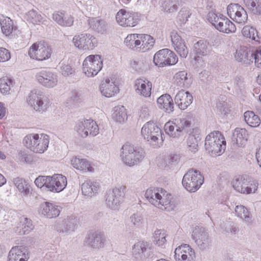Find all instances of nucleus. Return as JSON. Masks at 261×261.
Wrapping results in <instances>:
<instances>
[{"instance_id":"1","label":"nucleus","mask_w":261,"mask_h":261,"mask_svg":"<svg viewBox=\"0 0 261 261\" xmlns=\"http://www.w3.org/2000/svg\"><path fill=\"white\" fill-rule=\"evenodd\" d=\"M120 156L124 165L133 167L143 160L145 156V152L143 149L127 143L121 148Z\"/></svg>"},{"instance_id":"2","label":"nucleus","mask_w":261,"mask_h":261,"mask_svg":"<svg viewBox=\"0 0 261 261\" xmlns=\"http://www.w3.org/2000/svg\"><path fill=\"white\" fill-rule=\"evenodd\" d=\"M204 146L211 155L219 156L226 149L225 138L219 131L212 132L206 136Z\"/></svg>"},{"instance_id":"3","label":"nucleus","mask_w":261,"mask_h":261,"mask_svg":"<svg viewBox=\"0 0 261 261\" xmlns=\"http://www.w3.org/2000/svg\"><path fill=\"white\" fill-rule=\"evenodd\" d=\"M49 137L44 134H31L23 139L24 145L36 153H43L48 148Z\"/></svg>"},{"instance_id":"4","label":"nucleus","mask_w":261,"mask_h":261,"mask_svg":"<svg viewBox=\"0 0 261 261\" xmlns=\"http://www.w3.org/2000/svg\"><path fill=\"white\" fill-rule=\"evenodd\" d=\"M126 193V187L119 185L108 191L106 194V204L110 209L118 211L123 203Z\"/></svg>"},{"instance_id":"5","label":"nucleus","mask_w":261,"mask_h":261,"mask_svg":"<svg viewBox=\"0 0 261 261\" xmlns=\"http://www.w3.org/2000/svg\"><path fill=\"white\" fill-rule=\"evenodd\" d=\"M141 135L154 147H160L163 141L161 129L156 123L151 121L143 125Z\"/></svg>"},{"instance_id":"6","label":"nucleus","mask_w":261,"mask_h":261,"mask_svg":"<svg viewBox=\"0 0 261 261\" xmlns=\"http://www.w3.org/2000/svg\"><path fill=\"white\" fill-rule=\"evenodd\" d=\"M234 189L241 194H250L255 193L258 189V182L253 178L243 175L232 181Z\"/></svg>"},{"instance_id":"7","label":"nucleus","mask_w":261,"mask_h":261,"mask_svg":"<svg viewBox=\"0 0 261 261\" xmlns=\"http://www.w3.org/2000/svg\"><path fill=\"white\" fill-rule=\"evenodd\" d=\"M28 104L35 111L43 113L50 106L49 98L40 91H32L27 97Z\"/></svg>"},{"instance_id":"8","label":"nucleus","mask_w":261,"mask_h":261,"mask_svg":"<svg viewBox=\"0 0 261 261\" xmlns=\"http://www.w3.org/2000/svg\"><path fill=\"white\" fill-rule=\"evenodd\" d=\"M82 71L88 77H93L102 69L103 60L99 55H90L87 56L83 63Z\"/></svg>"},{"instance_id":"9","label":"nucleus","mask_w":261,"mask_h":261,"mask_svg":"<svg viewBox=\"0 0 261 261\" xmlns=\"http://www.w3.org/2000/svg\"><path fill=\"white\" fill-rule=\"evenodd\" d=\"M204 182V177L200 172L193 169L189 170L184 176L182 184L190 192L197 191Z\"/></svg>"},{"instance_id":"10","label":"nucleus","mask_w":261,"mask_h":261,"mask_svg":"<svg viewBox=\"0 0 261 261\" xmlns=\"http://www.w3.org/2000/svg\"><path fill=\"white\" fill-rule=\"evenodd\" d=\"M191 122L186 118H180L167 122L164 126L166 133L169 136L178 138L183 132H186L190 127Z\"/></svg>"},{"instance_id":"11","label":"nucleus","mask_w":261,"mask_h":261,"mask_svg":"<svg viewBox=\"0 0 261 261\" xmlns=\"http://www.w3.org/2000/svg\"><path fill=\"white\" fill-rule=\"evenodd\" d=\"M72 42L76 48L83 51L93 50L98 43L97 39L94 35L83 32L75 35Z\"/></svg>"},{"instance_id":"12","label":"nucleus","mask_w":261,"mask_h":261,"mask_svg":"<svg viewBox=\"0 0 261 261\" xmlns=\"http://www.w3.org/2000/svg\"><path fill=\"white\" fill-rule=\"evenodd\" d=\"M116 20L119 25L123 27H134L140 20L138 13L121 9L116 15Z\"/></svg>"},{"instance_id":"13","label":"nucleus","mask_w":261,"mask_h":261,"mask_svg":"<svg viewBox=\"0 0 261 261\" xmlns=\"http://www.w3.org/2000/svg\"><path fill=\"white\" fill-rule=\"evenodd\" d=\"M106 242V237L103 232L100 230H91L86 236L84 244L90 249L99 250L105 246Z\"/></svg>"},{"instance_id":"14","label":"nucleus","mask_w":261,"mask_h":261,"mask_svg":"<svg viewBox=\"0 0 261 261\" xmlns=\"http://www.w3.org/2000/svg\"><path fill=\"white\" fill-rule=\"evenodd\" d=\"M51 53V47L44 42L33 44L28 51V55L31 59L40 61L50 58Z\"/></svg>"},{"instance_id":"15","label":"nucleus","mask_w":261,"mask_h":261,"mask_svg":"<svg viewBox=\"0 0 261 261\" xmlns=\"http://www.w3.org/2000/svg\"><path fill=\"white\" fill-rule=\"evenodd\" d=\"M177 62V56L173 51L168 48L159 50L153 57L154 64L160 67L175 65Z\"/></svg>"},{"instance_id":"16","label":"nucleus","mask_w":261,"mask_h":261,"mask_svg":"<svg viewBox=\"0 0 261 261\" xmlns=\"http://www.w3.org/2000/svg\"><path fill=\"white\" fill-rule=\"evenodd\" d=\"M77 219L74 216L57 221L55 228L60 233L65 236L70 234L75 231L77 227Z\"/></svg>"},{"instance_id":"17","label":"nucleus","mask_w":261,"mask_h":261,"mask_svg":"<svg viewBox=\"0 0 261 261\" xmlns=\"http://www.w3.org/2000/svg\"><path fill=\"white\" fill-rule=\"evenodd\" d=\"M75 130L83 138H86L88 135L95 137L99 134V127L97 123L91 119L78 122L75 126Z\"/></svg>"},{"instance_id":"18","label":"nucleus","mask_w":261,"mask_h":261,"mask_svg":"<svg viewBox=\"0 0 261 261\" xmlns=\"http://www.w3.org/2000/svg\"><path fill=\"white\" fill-rule=\"evenodd\" d=\"M36 77L38 83L47 88H53L58 83V76L56 72L42 70L37 73Z\"/></svg>"},{"instance_id":"19","label":"nucleus","mask_w":261,"mask_h":261,"mask_svg":"<svg viewBox=\"0 0 261 261\" xmlns=\"http://www.w3.org/2000/svg\"><path fill=\"white\" fill-rule=\"evenodd\" d=\"M230 18L238 23L245 24L248 19V14L244 8L238 4H231L227 8Z\"/></svg>"},{"instance_id":"20","label":"nucleus","mask_w":261,"mask_h":261,"mask_svg":"<svg viewBox=\"0 0 261 261\" xmlns=\"http://www.w3.org/2000/svg\"><path fill=\"white\" fill-rule=\"evenodd\" d=\"M192 237L199 248L202 250L209 248L211 246V240L208 234L204 228L197 226L194 227Z\"/></svg>"},{"instance_id":"21","label":"nucleus","mask_w":261,"mask_h":261,"mask_svg":"<svg viewBox=\"0 0 261 261\" xmlns=\"http://www.w3.org/2000/svg\"><path fill=\"white\" fill-rule=\"evenodd\" d=\"M150 244L144 241L136 243L132 248L133 256L137 260H143L148 257L151 253Z\"/></svg>"},{"instance_id":"22","label":"nucleus","mask_w":261,"mask_h":261,"mask_svg":"<svg viewBox=\"0 0 261 261\" xmlns=\"http://www.w3.org/2000/svg\"><path fill=\"white\" fill-rule=\"evenodd\" d=\"M61 207L54 203L45 201L41 203L38 208V213L42 216L48 218H55L59 216Z\"/></svg>"},{"instance_id":"23","label":"nucleus","mask_w":261,"mask_h":261,"mask_svg":"<svg viewBox=\"0 0 261 261\" xmlns=\"http://www.w3.org/2000/svg\"><path fill=\"white\" fill-rule=\"evenodd\" d=\"M172 45L174 50L181 58H186L188 54V49L185 40L182 39L176 31L173 30L170 33Z\"/></svg>"},{"instance_id":"24","label":"nucleus","mask_w":261,"mask_h":261,"mask_svg":"<svg viewBox=\"0 0 261 261\" xmlns=\"http://www.w3.org/2000/svg\"><path fill=\"white\" fill-rule=\"evenodd\" d=\"M174 253L176 261H194L195 258L194 250L188 244H182L177 247Z\"/></svg>"},{"instance_id":"25","label":"nucleus","mask_w":261,"mask_h":261,"mask_svg":"<svg viewBox=\"0 0 261 261\" xmlns=\"http://www.w3.org/2000/svg\"><path fill=\"white\" fill-rule=\"evenodd\" d=\"M145 224V219L141 214L134 213L128 219L126 231L130 233L134 231H139L144 228Z\"/></svg>"},{"instance_id":"26","label":"nucleus","mask_w":261,"mask_h":261,"mask_svg":"<svg viewBox=\"0 0 261 261\" xmlns=\"http://www.w3.org/2000/svg\"><path fill=\"white\" fill-rule=\"evenodd\" d=\"M48 191L54 193L62 191L67 184L66 177L62 174H55L49 176Z\"/></svg>"},{"instance_id":"27","label":"nucleus","mask_w":261,"mask_h":261,"mask_svg":"<svg viewBox=\"0 0 261 261\" xmlns=\"http://www.w3.org/2000/svg\"><path fill=\"white\" fill-rule=\"evenodd\" d=\"M165 194H164L163 196L162 195V197L159 198V200H158L159 203V205H155L154 206L168 212L174 211L177 205L176 199L165 190Z\"/></svg>"},{"instance_id":"28","label":"nucleus","mask_w":261,"mask_h":261,"mask_svg":"<svg viewBox=\"0 0 261 261\" xmlns=\"http://www.w3.org/2000/svg\"><path fill=\"white\" fill-rule=\"evenodd\" d=\"M192 95L188 91L184 90L179 91L174 97V102L178 108L186 110L193 102Z\"/></svg>"},{"instance_id":"29","label":"nucleus","mask_w":261,"mask_h":261,"mask_svg":"<svg viewBox=\"0 0 261 261\" xmlns=\"http://www.w3.org/2000/svg\"><path fill=\"white\" fill-rule=\"evenodd\" d=\"M100 90L103 96L112 97L119 92V89L113 80L107 78L101 82Z\"/></svg>"},{"instance_id":"30","label":"nucleus","mask_w":261,"mask_h":261,"mask_svg":"<svg viewBox=\"0 0 261 261\" xmlns=\"http://www.w3.org/2000/svg\"><path fill=\"white\" fill-rule=\"evenodd\" d=\"M134 88L138 94L148 97L151 95L152 83L146 79H138L135 81Z\"/></svg>"},{"instance_id":"31","label":"nucleus","mask_w":261,"mask_h":261,"mask_svg":"<svg viewBox=\"0 0 261 261\" xmlns=\"http://www.w3.org/2000/svg\"><path fill=\"white\" fill-rule=\"evenodd\" d=\"M29 254L25 248L16 246L13 247L9 252L8 261H27Z\"/></svg>"},{"instance_id":"32","label":"nucleus","mask_w":261,"mask_h":261,"mask_svg":"<svg viewBox=\"0 0 261 261\" xmlns=\"http://www.w3.org/2000/svg\"><path fill=\"white\" fill-rule=\"evenodd\" d=\"M211 51V47L208 42L204 40L198 41L193 45V52L196 55L194 60L198 62L199 58L208 55Z\"/></svg>"},{"instance_id":"33","label":"nucleus","mask_w":261,"mask_h":261,"mask_svg":"<svg viewBox=\"0 0 261 261\" xmlns=\"http://www.w3.org/2000/svg\"><path fill=\"white\" fill-rule=\"evenodd\" d=\"M99 188V183L91 179L86 180L81 185L82 194L88 197H92L98 194Z\"/></svg>"},{"instance_id":"34","label":"nucleus","mask_w":261,"mask_h":261,"mask_svg":"<svg viewBox=\"0 0 261 261\" xmlns=\"http://www.w3.org/2000/svg\"><path fill=\"white\" fill-rule=\"evenodd\" d=\"M236 216L241 219L247 226H251L254 224V219L250 212L243 205H237L234 209Z\"/></svg>"},{"instance_id":"35","label":"nucleus","mask_w":261,"mask_h":261,"mask_svg":"<svg viewBox=\"0 0 261 261\" xmlns=\"http://www.w3.org/2000/svg\"><path fill=\"white\" fill-rule=\"evenodd\" d=\"M234 58L238 62L243 64L253 63L252 53L246 46H240L237 49Z\"/></svg>"},{"instance_id":"36","label":"nucleus","mask_w":261,"mask_h":261,"mask_svg":"<svg viewBox=\"0 0 261 261\" xmlns=\"http://www.w3.org/2000/svg\"><path fill=\"white\" fill-rule=\"evenodd\" d=\"M71 164L76 170L85 172H93L94 168L91 164L85 159H81L74 156L71 159Z\"/></svg>"},{"instance_id":"37","label":"nucleus","mask_w":261,"mask_h":261,"mask_svg":"<svg viewBox=\"0 0 261 261\" xmlns=\"http://www.w3.org/2000/svg\"><path fill=\"white\" fill-rule=\"evenodd\" d=\"M165 190L161 188H150L146 190L145 197L147 200L153 205H158V200L162 195L165 194Z\"/></svg>"},{"instance_id":"38","label":"nucleus","mask_w":261,"mask_h":261,"mask_svg":"<svg viewBox=\"0 0 261 261\" xmlns=\"http://www.w3.org/2000/svg\"><path fill=\"white\" fill-rule=\"evenodd\" d=\"M157 104L160 109L166 113H170L174 111V103L171 96L168 94L161 95L157 99Z\"/></svg>"},{"instance_id":"39","label":"nucleus","mask_w":261,"mask_h":261,"mask_svg":"<svg viewBox=\"0 0 261 261\" xmlns=\"http://www.w3.org/2000/svg\"><path fill=\"white\" fill-rule=\"evenodd\" d=\"M215 29L220 32L226 34L234 33L236 31L234 24L224 16L220 19L218 23H217Z\"/></svg>"},{"instance_id":"40","label":"nucleus","mask_w":261,"mask_h":261,"mask_svg":"<svg viewBox=\"0 0 261 261\" xmlns=\"http://www.w3.org/2000/svg\"><path fill=\"white\" fill-rule=\"evenodd\" d=\"M248 138V133L245 128H236L233 133L232 141L238 147H243Z\"/></svg>"},{"instance_id":"41","label":"nucleus","mask_w":261,"mask_h":261,"mask_svg":"<svg viewBox=\"0 0 261 261\" xmlns=\"http://www.w3.org/2000/svg\"><path fill=\"white\" fill-rule=\"evenodd\" d=\"M33 229L32 221L27 218H22L14 230L17 234L23 235L29 233Z\"/></svg>"},{"instance_id":"42","label":"nucleus","mask_w":261,"mask_h":261,"mask_svg":"<svg viewBox=\"0 0 261 261\" xmlns=\"http://www.w3.org/2000/svg\"><path fill=\"white\" fill-rule=\"evenodd\" d=\"M175 85L180 88H188L192 83V80L188 76L186 71H180L174 76Z\"/></svg>"},{"instance_id":"43","label":"nucleus","mask_w":261,"mask_h":261,"mask_svg":"<svg viewBox=\"0 0 261 261\" xmlns=\"http://www.w3.org/2000/svg\"><path fill=\"white\" fill-rule=\"evenodd\" d=\"M88 22L90 28L98 33H104L107 31V25L104 20L99 18H89Z\"/></svg>"},{"instance_id":"44","label":"nucleus","mask_w":261,"mask_h":261,"mask_svg":"<svg viewBox=\"0 0 261 261\" xmlns=\"http://www.w3.org/2000/svg\"><path fill=\"white\" fill-rule=\"evenodd\" d=\"M140 45L138 51L143 53L151 49L154 44V40L152 37L147 34H141Z\"/></svg>"},{"instance_id":"45","label":"nucleus","mask_w":261,"mask_h":261,"mask_svg":"<svg viewBox=\"0 0 261 261\" xmlns=\"http://www.w3.org/2000/svg\"><path fill=\"white\" fill-rule=\"evenodd\" d=\"M0 24L3 33L6 36L11 35L14 29L13 21L10 18L1 15L0 16Z\"/></svg>"},{"instance_id":"46","label":"nucleus","mask_w":261,"mask_h":261,"mask_svg":"<svg viewBox=\"0 0 261 261\" xmlns=\"http://www.w3.org/2000/svg\"><path fill=\"white\" fill-rule=\"evenodd\" d=\"M13 182L22 195L27 196L30 193V185L23 178L16 177L13 179Z\"/></svg>"},{"instance_id":"47","label":"nucleus","mask_w":261,"mask_h":261,"mask_svg":"<svg viewBox=\"0 0 261 261\" xmlns=\"http://www.w3.org/2000/svg\"><path fill=\"white\" fill-rule=\"evenodd\" d=\"M244 4L251 14L261 18L260 0H243Z\"/></svg>"},{"instance_id":"48","label":"nucleus","mask_w":261,"mask_h":261,"mask_svg":"<svg viewBox=\"0 0 261 261\" xmlns=\"http://www.w3.org/2000/svg\"><path fill=\"white\" fill-rule=\"evenodd\" d=\"M140 36L141 34H138L128 35L124 40L125 44L128 48L135 49L138 51L139 47L140 45Z\"/></svg>"},{"instance_id":"49","label":"nucleus","mask_w":261,"mask_h":261,"mask_svg":"<svg viewBox=\"0 0 261 261\" xmlns=\"http://www.w3.org/2000/svg\"><path fill=\"white\" fill-rule=\"evenodd\" d=\"M83 97L82 94L76 90H72L69 97L66 100V103L71 107H76L82 102Z\"/></svg>"},{"instance_id":"50","label":"nucleus","mask_w":261,"mask_h":261,"mask_svg":"<svg viewBox=\"0 0 261 261\" xmlns=\"http://www.w3.org/2000/svg\"><path fill=\"white\" fill-rule=\"evenodd\" d=\"M244 120L250 126L256 127L260 124V119L259 116L250 111H246L244 114Z\"/></svg>"},{"instance_id":"51","label":"nucleus","mask_w":261,"mask_h":261,"mask_svg":"<svg viewBox=\"0 0 261 261\" xmlns=\"http://www.w3.org/2000/svg\"><path fill=\"white\" fill-rule=\"evenodd\" d=\"M200 138L198 134H190L187 139V146L189 151L195 153L198 150V142Z\"/></svg>"},{"instance_id":"52","label":"nucleus","mask_w":261,"mask_h":261,"mask_svg":"<svg viewBox=\"0 0 261 261\" xmlns=\"http://www.w3.org/2000/svg\"><path fill=\"white\" fill-rule=\"evenodd\" d=\"M182 0H164L162 7L164 11L171 13L176 12Z\"/></svg>"},{"instance_id":"53","label":"nucleus","mask_w":261,"mask_h":261,"mask_svg":"<svg viewBox=\"0 0 261 261\" xmlns=\"http://www.w3.org/2000/svg\"><path fill=\"white\" fill-rule=\"evenodd\" d=\"M113 119L119 123L124 122L127 119L126 110L123 106H117L114 108Z\"/></svg>"},{"instance_id":"54","label":"nucleus","mask_w":261,"mask_h":261,"mask_svg":"<svg viewBox=\"0 0 261 261\" xmlns=\"http://www.w3.org/2000/svg\"><path fill=\"white\" fill-rule=\"evenodd\" d=\"M24 18L29 22L39 24L42 22L43 17L37 11L32 9L25 13Z\"/></svg>"},{"instance_id":"55","label":"nucleus","mask_w":261,"mask_h":261,"mask_svg":"<svg viewBox=\"0 0 261 261\" xmlns=\"http://www.w3.org/2000/svg\"><path fill=\"white\" fill-rule=\"evenodd\" d=\"M12 86L13 80L11 78L4 77L0 79V91L3 94H9Z\"/></svg>"},{"instance_id":"56","label":"nucleus","mask_w":261,"mask_h":261,"mask_svg":"<svg viewBox=\"0 0 261 261\" xmlns=\"http://www.w3.org/2000/svg\"><path fill=\"white\" fill-rule=\"evenodd\" d=\"M166 236L164 230L157 229L153 233L154 242L159 246H162L166 242Z\"/></svg>"},{"instance_id":"57","label":"nucleus","mask_w":261,"mask_h":261,"mask_svg":"<svg viewBox=\"0 0 261 261\" xmlns=\"http://www.w3.org/2000/svg\"><path fill=\"white\" fill-rule=\"evenodd\" d=\"M243 35L253 40H256L258 37L256 30L249 25L244 26L242 30Z\"/></svg>"},{"instance_id":"58","label":"nucleus","mask_w":261,"mask_h":261,"mask_svg":"<svg viewBox=\"0 0 261 261\" xmlns=\"http://www.w3.org/2000/svg\"><path fill=\"white\" fill-rule=\"evenodd\" d=\"M192 14L191 10L188 7H183L178 12V18L181 23H185Z\"/></svg>"},{"instance_id":"59","label":"nucleus","mask_w":261,"mask_h":261,"mask_svg":"<svg viewBox=\"0 0 261 261\" xmlns=\"http://www.w3.org/2000/svg\"><path fill=\"white\" fill-rule=\"evenodd\" d=\"M49 180V176H39L36 178L34 182L38 188H45L48 191Z\"/></svg>"},{"instance_id":"60","label":"nucleus","mask_w":261,"mask_h":261,"mask_svg":"<svg viewBox=\"0 0 261 261\" xmlns=\"http://www.w3.org/2000/svg\"><path fill=\"white\" fill-rule=\"evenodd\" d=\"M224 15L220 13H216L214 11H211L208 12L207 19L208 21L215 28L217 23L220 21V19L223 17Z\"/></svg>"},{"instance_id":"61","label":"nucleus","mask_w":261,"mask_h":261,"mask_svg":"<svg viewBox=\"0 0 261 261\" xmlns=\"http://www.w3.org/2000/svg\"><path fill=\"white\" fill-rule=\"evenodd\" d=\"M60 70L61 74L65 76H69L74 73V69L69 64L60 63Z\"/></svg>"},{"instance_id":"62","label":"nucleus","mask_w":261,"mask_h":261,"mask_svg":"<svg viewBox=\"0 0 261 261\" xmlns=\"http://www.w3.org/2000/svg\"><path fill=\"white\" fill-rule=\"evenodd\" d=\"M220 226L226 232L232 234H235L238 231L237 228L234 226V224L232 222L223 223V224H221Z\"/></svg>"},{"instance_id":"63","label":"nucleus","mask_w":261,"mask_h":261,"mask_svg":"<svg viewBox=\"0 0 261 261\" xmlns=\"http://www.w3.org/2000/svg\"><path fill=\"white\" fill-rule=\"evenodd\" d=\"M11 59V54L9 50L4 47H0V62L9 61Z\"/></svg>"},{"instance_id":"64","label":"nucleus","mask_w":261,"mask_h":261,"mask_svg":"<svg viewBox=\"0 0 261 261\" xmlns=\"http://www.w3.org/2000/svg\"><path fill=\"white\" fill-rule=\"evenodd\" d=\"M253 62L254 61L256 66L261 68V48L257 49L255 53H252Z\"/></svg>"}]
</instances>
